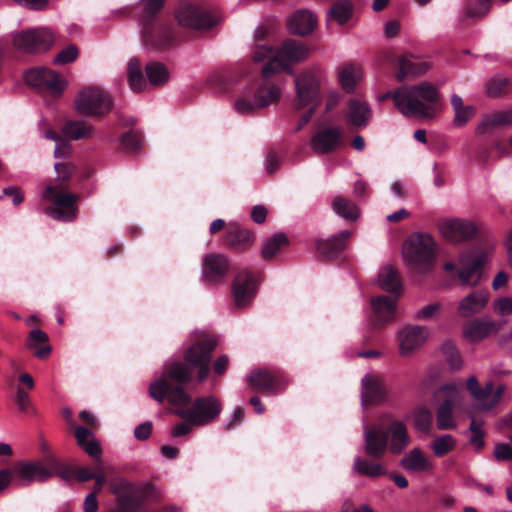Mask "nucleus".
<instances>
[{"mask_svg": "<svg viewBox=\"0 0 512 512\" xmlns=\"http://www.w3.org/2000/svg\"><path fill=\"white\" fill-rule=\"evenodd\" d=\"M41 197L43 200L52 202V204L45 209V213L51 218L64 222L73 221L76 218L77 195L63 192L60 185H47Z\"/></svg>", "mask_w": 512, "mask_h": 512, "instance_id": "obj_6", "label": "nucleus"}, {"mask_svg": "<svg viewBox=\"0 0 512 512\" xmlns=\"http://www.w3.org/2000/svg\"><path fill=\"white\" fill-rule=\"evenodd\" d=\"M14 401L21 412H28L32 408L30 397L23 388H17Z\"/></svg>", "mask_w": 512, "mask_h": 512, "instance_id": "obj_58", "label": "nucleus"}, {"mask_svg": "<svg viewBox=\"0 0 512 512\" xmlns=\"http://www.w3.org/2000/svg\"><path fill=\"white\" fill-rule=\"evenodd\" d=\"M143 42L147 47L165 50L177 43L176 29L171 24H155L147 26L142 32Z\"/></svg>", "mask_w": 512, "mask_h": 512, "instance_id": "obj_18", "label": "nucleus"}, {"mask_svg": "<svg viewBox=\"0 0 512 512\" xmlns=\"http://www.w3.org/2000/svg\"><path fill=\"white\" fill-rule=\"evenodd\" d=\"M12 42L22 52L37 53L49 49L54 42V36L46 28H34L15 33Z\"/></svg>", "mask_w": 512, "mask_h": 512, "instance_id": "obj_13", "label": "nucleus"}, {"mask_svg": "<svg viewBox=\"0 0 512 512\" xmlns=\"http://www.w3.org/2000/svg\"><path fill=\"white\" fill-rule=\"evenodd\" d=\"M350 236L351 232L344 230L329 239H319L316 241L317 251L326 258L334 257L344 250Z\"/></svg>", "mask_w": 512, "mask_h": 512, "instance_id": "obj_33", "label": "nucleus"}, {"mask_svg": "<svg viewBox=\"0 0 512 512\" xmlns=\"http://www.w3.org/2000/svg\"><path fill=\"white\" fill-rule=\"evenodd\" d=\"M429 337V330L424 326L405 325L398 329L396 338L399 354L409 357L420 349Z\"/></svg>", "mask_w": 512, "mask_h": 512, "instance_id": "obj_16", "label": "nucleus"}, {"mask_svg": "<svg viewBox=\"0 0 512 512\" xmlns=\"http://www.w3.org/2000/svg\"><path fill=\"white\" fill-rule=\"evenodd\" d=\"M146 76L152 86H161L169 79V72L166 66L159 62H151L145 67Z\"/></svg>", "mask_w": 512, "mask_h": 512, "instance_id": "obj_47", "label": "nucleus"}, {"mask_svg": "<svg viewBox=\"0 0 512 512\" xmlns=\"http://www.w3.org/2000/svg\"><path fill=\"white\" fill-rule=\"evenodd\" d=\"M353 11L354 5L350 0H339L331 6L328 17L339 25H343L352 18Z\"/></svg>", "mask_w": 512, "mask_h": 512, "instance_id": "obj_45", "label": "nucleus"}, {"mask_svg": "<svg viewBox=\"0 0 512 512\" xmlns=\"http://www.w3.org/2000/svg\"><path fill=\"white\" fill-rule=\"evenodd\" d=\"M229 261L223 254H207L202 263V277L210 283H220L227 275Z\"/></svg>", "mask_w": 512, "mask_h": 512, "instance_id": "obj_25", "label": "nucleus"}, {"mask_svg": "<svg viewBox=\"0 0 512 512\" xmlns=\"http://www.w3.org/2000/svg\"><path fill=\"white\" fill-rule=\"evenodd\" d=\"M457 440L450 434L436 437L430 447L436 457H443L455 449Z\"/></svg>", "mask_w": 512, "mask_h": 512, "instance_id": "obj_48", "label": "nucleus"}, {"mask_svg": "<svg viewBox=\"0 0 512 512\" xmlns=\"http://www.w3.org/2000/svg\"><path fill=\"white\" fill-rule=\"evenodd\" d=\"M168 378L178 384H186L192 379V369L185 363L166 362L162 376L151 382L149 395L158 402L165 398L174 406H185L190 403L191 398L181 386H172Z\"/></svg>", "mask_w": 512, "mask_h": 512, "instance_id": "obj_2", "label": "nucleus"}, {"mask_svg": "<svg viewBox=\"0 0 512 512\" xmlns=\"http://www.w3.org/2000/svg\"><path fill=\"white\" fill-rule=\"evenodd\" d=\"M403 469L412 473H425L433 469V463L428 456L418 447L410 450L401 460Z\"/></svg>", "mask_w": 512, "mask_h": 512, "instance_id": "obj_32", "label": "nucleus"}, {"mask_svg": "<svg viewBox=\"0 0 512 512\" xmlns=\"http://www.w3.org/2000/svg\"><path fill=\"white\" fill-rule=\"evenodd\" d=\"M226 242L230 248L242 251L253 244L254 234L250 230L231 226L226 234Z\"/></svg>", "mask_w": 512, "mask_h": 512, "instance_id": "obj_37", "label": "nucleus"}, {"mask_svg": "<svg viewBox=\"0 0 512 512\" xmlns=\"http://www.w3.org/2000/svg\"><path fill=\"white\" fill-rule=\"evenodd\" d=\"M498 329L499 325L495 321L484 317L467 323L463 328V336L467 341L477 343L497 333Z\"/></svg>", "mask_w": 512, "mask_h": 512, "instance_id": "obj_26", "label": "nucleus"}, {"mask_svg": "<svg viewBox=\"0 0 512 512\" xmlns=\"http://www.w3.org/2000/svg\"><path fill=\"white\" fill-rule=\"evenodd\" d=\"M45 137L47 139H51V140L55 141L56 146H55V150H54V156L56 158L66 157L70 153V151H71L70 145H67L65 143V141L63 140V138L61 136H59L58 134H56L55 132L46 131Z\"/></svg>", "mask_w": 512, "mask_h": 512, "instance_id": "obj_54", "label": "nucleus"}, {"mask_svg": "<svg viewBox=\"0 0 512 512\" xmlns=\"http://www.w3.org/2000/svg\"><path fill=\"white\" fill-rule=\"evenodd\" d=\"M508 79L504 77H495L488 81L486 85V93L490 97L501 95L508 87Z\"/></svg>", "mask_w": 512, "mask_h": 512, "instance_id": "obj_53", "label": "nucleus"}, {"mask_svg": "<svg viewBox=\"0 0 512 512\" xmlns=\"http://www.w3.org/2000/svg\"><path fill=\"white\" fill-rule=\"evenodd\" d=\"M63 134L73 140L91 138L95 133L94 126L85 120H68L62 127Z\"/></svg>", "mask_w": 512, "mask_h": 512, "instance_id": "obj_36", "label": "nucleus"}, {"mask_svg": "<svg viewBox=\"0 0 512 512\" xmlns=\"http://www.w3.org/2000/svg\"><path fill=\"white\" fill-rule=\"evenodd\" d=\"M362 78V69L357 64H344L338 69L339 83L342 89L347 93H353Z\"/></svg>", "mask_w": 512, "mask_h": 512, "instance_id": "obj_34", "label": "nucleus"}, {"mask_svg": "<svg viewBox=\"0 0 512 512\" xmlns=\"http://www.w3.org/2000/svg\"><path fill=\"white\" fill-rule=\"evenodd\" d=\"M222 410L221 402L213 395L197 398L188 409H176L174 413L195 426H203L218 418Z\"/></svg>", "mask_w": 512, "mask_h": 512, "instance_id": "obj_9", "label": "nucleus"}, {"mask_svg": "<svg viewBox=\"0 0 512 512\" xmlns=\"http://www.w3.org/2000/svg\"><path fill=\"white\" fill-rule=\"evenodd\" d=\"M451 106L454 111L453 124L456 127L465 126L476 114L473 105H464L463 99L458 94L451 95Z\"/></svg>", "mask_w": 512, "mask_h": 512, "instance_id": "obj_38", "label": "nucleus"}, {"mask_svg": "<svg viewBox=\"0 0 512 512\" xmlns=\"http://www.w3.org/2000/svg\"><path fill=\"white\" fill-rule=\"evenodd\" d=\"M311 54V49L305 43L295 40L286 39L275 50L270 62L262 68V76L270 77L280 71L294 73L292 66L304 62Z\"/></svg>", "mask_w": 512, "mask_h": 512, "instance_id": "obj_3", "label": "nucleus"}, {"mask_svg": "<svg viewBox=\"0 0 512 512\" xmlns=\"http://www.w3.org/2000/svg\"><path fill=\"white\" fill-rule=\"evenodd\" d=\"M78 56V48L71 44L61 50L53 59V63L57 65H65L73 62Z\"/></svg>", "mask_w": 512, "mask_h": 512, "instance_id": "obj_55", "label": "nucleus"}, {"mask_svg": "<svg viewBox=\"0 0 512 512\" xmlns=\"http://www.w3.org/2000/svg\"><path fill=\"white\" fill-rule=\"evenodd\" d=\"M257 293V283L254 275L243 271L235 276L232 284V295L234 305L239 308L248 307Z\"/></svg>", "mask_w": 512, "mask_h": 512, "instance_id": "obj_20", "label": "nucleus"}, {"mask_svg": "<svg viewBox=\"0 0 512 512\" xmlns=\"http://www.w3.org/2000/svg\"><path fill=\"white\" fill-rule=\"evenodd\" d=\"M372 110L368 103L361 99H351L348 102V109L345 118L354 127H366L372 119Z\"/></svg>", "mask_w": 512, "mask_h": 512, "instance_id": "obj_29", "label": "nucleus"}, {"mask_svg": "<svg viewBox=\"0 0 512 512\" xmlns=\"http://www.w3.org/2000/svg\"><path fill=\"white\" fill-rule=\"evenodd\" d=\"M262 77L263 80L252 89L253 97H255L260 109L277 104L281 100L284 89L283 82H275L269 77Z\"/></svg>", "mask_w": 512, "mask_h": 512, "instance_id": "obj_24", "label": "nucleus"}, {"mask_svg": "<svg viewBox=\"0 0 512 512\" xmlns=\"http://www.w3.org/2000/svg\"><path fill=\"white\" fill-rule=\"evenodd\" d=\"M142 2L144 14L151 17L161 10L165 0H142Z\"/></svg>", "mask_w": 512, "mask_h": 512, "instance_id": "obj_62", "label": "nucleus"}, {"mask_svg": "<svg viewBox=\"0 0 512 512\" xmlns=\"http://www.w3.org/2000/svg\"><path fill=\"white\" fill-rule=\"evenodd\" d=\"M397 296L380 295L371 299L373 319L368 323L373 329L380 328L395 319Z\"/></svg>", "mask_w": 512, "mask_h": 512, "instance_id": "obj_21", "label": "nucleus"}, {"mask_svg": "<svg viewBox=\"0 0 512 512\" xmlns=\"http://www.w3.org/2000/svg\"><path fill=\"white\" fill-rule=\"evenodd\" d=\"M174 17L180 27L193 30L208 29L218 22L216 15L190 2L180 3L174 11Z\"/></svg>", "mask_w": 512, "mask_h": 512, "instance_id": "obj_10", "label": "nucleus"}, {"mask_svg": "<svg viewBox=\"0 0 512 512\" xmlns=\"http://www.w3.org/2000/svg\"><path fill=\"white\" fill-rule=\"evenodd\" d=\"M287 244V237L284 233H276L274 234L267 242L264 244L261 254L264 259H271L274 257L279 249Z\"/></svg>", "mask_w": 512, "mask_h": 512, "instance_id": "obj_49", "label": "nucleus"}, {"mask_svg": "<svg viewBox=\"0 0 512 512\" xmlns=\"http://www.w3.org/2000/svg\"><path fill=\"white\" fill-rule=\"evenodd\" d=\"M488 261L486 253H464L459 258L458 277L465 286H476L481 278L482 268Z\"/></svg>", "mask_w": 512, "mask_h": 512, "instance_id": "obj_17", "label": "nucleus"}, {"mask_svg": "<svg viewBox=\"0 0 512 512\" xmlns=\"http://www.w3.org/2000/svg\"><path fill=\"white\" fill-rule=\"evenodd\" d=\"M248 380L250 384L265 393H276L285 387V383L279 376L273 375L266 370L252 371Z\"/></svg>", "mask_w": 512, "mask_h": 512, "instance_id": "obj_30", "label": "nucleus"}, {"mask_svg": "<svg viewBox=\"0 0 512 512\" xmlns=\"http://www.w3.org/2000/svg\"><path fill=\"white\" fill-rule=\"evenodd\" d=\"M488 293L476 291L465 296L458 304L457 313L461 318H469L480 313L488 304Z\"/></svg>", "mask_w": 512, "mask_h": 512, "instance_id": "obj_31", "label": "nucleus"}, {"mask_svg": "<svg viewBox=\"0 0 512 512\" xmlns=\"http://www.w3.org/2000/svg\"><path fill=\"white\" fill-rule=\"evenodd\" d=\"M311 148L316 154H327L340 149L344 144V129L329 126L320 129L311 138Z\"/></svg>", "mask_w": 512, "mask_h": 512, "instance_id": "obj_19", "label": "nucleus"}, {"mask_svg": "<svg viewBox=\"0 0 512 512\" xmlns=\"http://www.w3.org/2000/svg\"><path fill=\"white\" fill-rule=\"evenodd\" d=\"M352 469L354 473L370 478L383 476L387 473L383 464L366 460L360 456L355 457Z\"/></svg>", "mask_w": 512, "mask_h": 512, "instance_id": "obj_40", "label": "nucleus"}, {"mask_svg": "<svg viewBox=\"0 0 512 512\" xmlns=\"http://www.w3.org/2000/svg\"><path fill=\"white\" fill-rule=\"evenodd\" d=\"M512 123V109L497 111L484 116L477 126L479 134L491 132L498 127L507 126Z\"/></svg>", "mask_w": 512, "mask_h": 512, "instance_id": "obj_35", "label": "nucleus"}, {"mask_svg": "<svg viewBox=\"0 0 512 512\" xmlns=\"http://www.w3.org/2000/svg\"><path fill=\"white\" fill-rule=\"evenodd\" d=\"M441 351L445 357V360L448 362L449 366L452 369L458 370L462 367V357L460 355L459 350L452 342H445L441 347Z\"/></svg>", "mask_w": 512, "mask_h": 512, "instance_id": "obj_51", "label": "nucleus"}, {"mask_svg": "<svg viewBox=\"0 0 512 512\" xmlns=\"http://www.w3.org/2000/svg\"><path fill=\"white\" fill-rule=\"evenodd\" d=\"M461 388L462 385L460 383H450L440 388V391L445 393L447 398L441 403L436 412V424L438 429L448 430L457 427L453 409L459 402Z\"/></svg>", "mask_w": 512, "mask_h": 512, "instance_id": "obj_15", "label": "nucleus"}, {"mask_svg": "<svg viewBox=\"0 0 512 512\" xmlns=\"http://www.w3.org/2000/svg\"><path fill=\"white\" fill-rule=\"evenodd\" d=\"M439 303L428 304L415 312L414 318L417 320H430L435 317L441 310Z\"/></svg>", "mask_w": 512, "mask_h": 512, "instance_id": "obj_56", "label": "nucleus"}, {"mask_svg": "<svg viewBox=\"0 0 512 512\" xmlns=\"http://www.w3.org/2000/svg\"><path fill=\"white\" fill-rule=\"evenodd\" d=\"M216 345V339L208 336L193 344L184 352L185 361L198 370L199 382L204 381L209 375V364Z\"/></svg>", "mask_w": 512, "mask_h": 512, "instance_id": "obj_12", "label": "nucleus"}, {"mask_svg": "<svg viewBox=\"0 0 512 512\" xmlns=\"http://www.w3.org/2000/svg\"><path fill=\"white\" fill-rule=\"evenodd\" d=\"M428 70L425 62L413 59L411 56H402L398 58V79H403L409 75H419Z\"/></svg>", "mask_w": 512, "mask_h": 512, "instance_id": "obj_43", "label": "nucleus"}, {"mask_svg": "<svg viewBox=\"0 0 512 512\" xmlns=\"http://www.w3.org/2000/svg\"><path fill=\"white\" fill-rule=\"evenodd\" d=\"M388 389L384 379L375 374H366L362 378L361 396L363 402L379 401L386 397Z\"/></svg>", "mask_w": 512, "mask_h": 512, "instance_id": "obj_28", "label": "nucleus"}, {"mask_svg": "<svg viewBox=\"0 0 512 512\" xmlns=\"http://www.w3.org/2000/svg\"><path fill=\"white\" fill-rule=\"evenodd\" d=\"M233 109L237 114L243 116L253 115L260 110L255 97H253L252 89L245 90L237 96L233 104Z\"/></svg>", "mask_w": 512, "mask_h": 512, "instance_id": "obj_42", "label": "nucleus"}, {"mask_svg": "<svg viewBox=\"0 0 512 512\" xmlns=\"http://www.w3.org/2000/svg\"><path fill=\"white\" fill-rule=\"evenodd\" d=\"M25 80L28 85L57 96L63 92L67 85V82L57 73L45 67L30 69L25 74Z\"/></svg>", "mask_w": 512, "mask_h": 512, "instance_id": "obj_14", "label": "nucleus"}, {"mask_svg": "<svg viewBox=\"0 0 512 512\" xmlns=\"http://www.w3.org/2000/svg\"><path fill=\"white\" fill-rule=\"evenodd\" d=\"M388 434V449L392 455H400L410 444V436L407 431V426L402 421H392L387 430Z\"/></svg>", "mask_w": 512, "mask_h": 512, "instance_id": "obj_27", "label": "nucleus"}, {"mask_svg": "<svg viewBox=\"0 0 512 512\" xmlns=\"http://www.w3.org/2000/svg\"><path fill=\"white\" fill-rule=\"evenodd\" d=\"M432 413L427 408L421 407L413 413V424L416 430L429 433L432 427Z\"/></svg>", "mask_w": 512, "mask_h": 512, "instance_id": "obj_50", "label": "nucleus"}, {"mask_svg": "<svg viewBox=\"0 0 512 512\" xmlns=\"http://www.w3.org/2000/svg\"><path fill=\"white\" fill-rule=\"evenodd\" d=\"M128 84L132 91L141 92L147 87V80L143 76L141 64L137 59H130L127 65Z\"/></svg>", "mask_w": 512, "mask_h": 512, "instance_id": "obj_44", "label": "nucleus"}, {"mask_svg": "<svg viewBox=\"0 0 512 512\" xmlns=\"http://www.w3.org/2000/svg\"><path fill=\"white\" fill-rule=\"evenodd\" d=\"M437 227L441 236L454 244L470 241L478 232L473 221L458 217L443 218L438 221Z\"/></svg>", "mask_w": 512, "mask_h": 512, "instance_id": "obj_11", "label": "nucleus"}, {"mask_svg": "<svg viewBox=\"0 0 512 512\" xmlns=\"http://www.w3.org/2000/svg\"><path fill=\"white\" fill-rule=\"evenodd\" d=\"M364 448L368 456L380 459L385 456L388 449V434L380 425L364 427Z\"/></svg>", "mask_w": 512, "mask_h": 512, "instance_id": "obj_22", "label": "nucleus"}, {"mask_svg": "<svg viewBox=\"0 0 512 512\" xmlns=\"http://www.w3.org/2000/svg\"><path fill=\"white\" fill-rule=\"evenodd\" d=\"M435 245L431 235L420 232L413 233L403 245V259L412 268L420 269L431 262Z\"/></svg>", "mask_w": 512, "mask_h": 512, "instance_id": "obj_7", "label": "nucleus"}, {"mask_svg": "<svg viewBox=\"0 0 512 512\" xmlns=\"http://www.w3.org/2000/svg\"><path fill=\"white\" fill-rule=\"evenodd\" d=\"M331 205L333 211L347 221H356L359 218L358 206L343 196L335 197Z\"/></svg>", "mask_w": 512, "mask_h": 512, "instance_id": "obj_41", "label": "nucleus"}, {"mask_svg": "<svg viewBox=\"0 0 512 512\" xmlns=\"http://www.w3.org/2000/svg\"><path fill=\"white\" fill-rule=\"evenodd\" d=\"M275 50L267 44H256L251 51V58L255 63H261L266 61V64L270 62V59L274 55Z\"/></svg>", "mask_w": 512, "mask_h": 512, "instance_id": "obj_52", "label": "nucleus"}, {"mask_svg": "<svg viewBox=\"0 0 512 512\" xmlns=\"http://www.w3.org/2000/svg\"><path fill=\"white\" fill-rule=\"evenodd\" d=\"M18 485L28 486L33 482H44L58 474V460L48 455L42 461H21L11 468Z\"/></svg>", "mask_w": 512, "mask_h": 512, "instance_id": "obj_5", "label": "nucleus"}, {"mask_svg": "<svg viewBox=\"0 0 512 512\" xmlns=\"http://www.w3.org/2000/svg\"><path fill=\"white\" fill-rule=\"evenodd\" d=\"M74 106L76 111L85 116H101L112 108V99L98 86H86L79 90Z\"/></svg>", "mask_w": 512, "mask_h": 512, "instance_id": "obj_8", "label": "nucleus"}, {"mask_svg": "<svg viewBox=\"0 0 512 512\" xmlns=\"http://www.w3.org/2000/svg\"><path fill=\"white\" fill-rule=\"evenodd\" d=\"M378 283L383 290L389 293L398 295L401 291L399 274L397 270L391 265H386L381 268L378 274Z\"/></svg>", "mask_w": 512, "mask_h": 512, "instance_id": "obj_39", "label": "nucleus"}, {"mask_svg": "<svg viewBox=\"0 0 512 512\" xmlns=\"http://www.w3.org/2000/svg\"><path fill=\"white\" fill-rule=\"evenodd\" d=\"M325 72L320 65H311L304 68L295 77V106L304 108L317 106L321 101V86L325 83Z\"/></svg>", "mask_w": 512, "mask_h": 512, "instance_id": "obj_4", "label": "nucleus"}, {"mask_svg": "<svg viewBox=\"0 0 512 512\" xmlns=\"http://www.w3.org/2000/svg\"><path fill=\"white\" fill-rule=\"evenodd\" d=\"M281 163V158L277 153H269L264 162L265 171L269 174L274 173Z\"/></svg>", "mask_w": 512, "mask_h": 512, "instance_id": "obj_64", "label": "nucleus"}, {"mask_svg": "<svg viewBox=\"0 0 512 512\" xmlns=\"http://www.w3.org/2000/svg\"><path fill=\"white\" fill-rule=\"evenodd\" d=\"M493 309L495 313L501 316H508L512 314V297H500L493 302Z\"/></svg>", "mask_w": 512, "mask_h": 512, "instance_id": "obj_57", "label": "nucleus"}, {"mask_svg": "<svg viewBox=\"0 0 512 512\" xmlns=\"http://www.w3.org/2000/svg\"><path fill=\"white\" fill-rule=\"evenodd\" d=\"M225 79H226L225 71L218 69V70L212 71L209 74V76L207 78V84L213 89L222 90L224 88Z\"/></svg>", "mask_w": 512, "mask_h": 512, "instance_id": "obj_59", "label": "nucleus"}, {"mask_svg": "<svg viewBox=\"0 0 512 512\" xmlns=\"http://www.w3.org/2000/svg\"><path fill=\"white\" fill-rule=\"evenodd\" d=\"M48 340H49V337H48L47 333H45L44 331H42L38 328H35V329L31 330L29 333V337L27 340V348L35 349L36 345L38 343H45Z\"/></svg>", "mask_w": 512, "mask_h": 512, "instance_id": "obj_60", "label": "nucleus"}, {"mask_svg": "<svg viewBox=\"0 0 512 512\" xmlns=\"http://www.w3.org/2000/svg\"><path fill=\"white\" fill-rule=\"evenodd\" d=\"M141 143L140 137L133 132H127L122 136V144L126 149L137 150Z\"/></svg>", "mask_w": 512, "mask_h": 512, "instance_id": "obj_63", "label": "nucleus"}, {"mask_svg": "<svg viewBox=\"0 0 512 512\" xmlns=\"http://www.w3.org/2000/svg\"><path fill=\"white\" fill-rule=\"evenodd\" d=\"M466 386L472 396L481 404L484 409H491L490 404H486V399L492 394L493 385L491 382L487 383L484 388H481L475 376H470L466 381Z\"/></svg>", "mask_w": 512, "mask_h": 512, "instance_id": "obj_46", "label": "nucleus"}, {"mask_svg": "<svg viewBox=\"0 0 512 512\" xmlns=\"http://www.w3.org/2000/svg\"><path fill=\"white\" fill-rule=\"evenodd\" d=\"M286 23L290 34L304 37L312 34L317 28L318 18L311 10L300 9L293 12Z\"/></svg>", "mask_w": 512, "mask_h": 512, "instance_id": "obj_23", "label": "nucleus"}, {"mask_svg": "<svg viewBox=\"0 0 512 512\" xmlns=\"http://www.w3.org/2000/svg\"><path fill=\"white\" fill-rule=\"evenodd\" d=\"M495 458L499 461L512 460V446L510 443H499L494 449Z\"/></svg>", "mask_w": 512, "mask_h": 512, "instance_id": "obj_61", "label": "nucleus"}, {"mask_svg": "<svg viewBox=\"0 0 512 512\" xmlns=\"http://www.w3.org/2000/svg\"><path fill=\"white\" fill-rule=\"evenodd\" d=\"M395 108L404 117L433 120L443 108L439 88L430 82L397 88Z\"/></svg>", "mask_w": 512, "mask_h": 512, "instance_id": "obj_1", "label": "nucleus"}]
</instances>
